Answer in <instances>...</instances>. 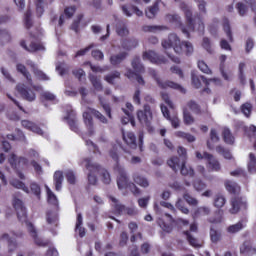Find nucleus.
I'll use <instances>...</instances> for the list:
<instances>
[{"label": "nucleus", "mask_w": 256, "mask_h": 256, "mask_svg": "<svg viewBox=\"0 0 256 256\" xmlns=\"http://www.w3.org/2000/svg\"><path fill=\"white\" fill-rule=\"evenodd\" d=\"M94 115L100 121V123H103L104 125H107L109 123V120L103 115L99 110H95L94 108H88L87 111H85L82 115L84 124L88 130V134L90 137L92 135H95V126L93 124V117L91 116Z\"/></svg>", "instance_id": "f257e3e1"}, {"label": "nucleus", "mask_w": 256, "mask_h": 256, "mask_svg": "<svg viewBox=\"0 0 256 256\" xmlns=\"http://www.w3.org/2000/svg\"><path fill=\"white\" fill-rule=\"evenodd\" d=\"M116 171L118 172L117 186L118 189H130L133 195H141V189L135 185L133 182H129V177H127V172L125 168L121 166L116 167Z\"/></svg>", "instance_id": "f03ea898"}, {"label": "nucleus", "mask_w": 256, "mask_h": 256, "mask_svg": "<svg viewBox=\"0 0 256 256\" xmlns=\"http://www.w3.org/2000/svg\"><path fill=\"white\" fill-rule=\"evenodd\" d=\"M180 9L183 11L186 17V23L188 29L180 23V30L186 37H189V31H195V20H193V11H191V7H189L185 2L180 3Z\"/></svg>", "instance_id": "7ed1b4c3"}, {"label": "nucleus", "mask_w": 256, "mask_h": 256, "mask_svg": "<svg viewBox=\"0 0 256 256\" xmlns=\"http://www.w3.org/2000/svg\"><path fill=\"white\" fill-rule=\"evenodd\" d=\"M161 45L163 49L173 48L175 53H183L182 42L177 34H170L167 39L162 40Z\"/></svg>", "instance_id": "20e7f679"}, {"label": "nucleus", "mask_w": 256, "mask_h": 256, "mask_svg": "<svg viewBox=\"0 0 256 256\" xmlns=\"http://www.w3.org/2000/svg\"><path fill=\"white\" fill-rule=\"evenodd\" d=\"M12 169H15L18 177L20 179H25V174L21 171H19V167H25V165H28L29 160L25 157H19L17 158V155L11 154L9 159H8Z\"/></svg>", "instance_id": "39448f33"}, {"label": "nucleus", "mask_w": 256, "mask_h": 256, "mask_svg": "<svg viewBox=\"0 0 256 256\" xmlns=\"http://www.w3.org/2000/svg\"><path fill=\"white\" fill-rule=\"evenodd\" d=\"M151 74L153 75L158 87L160 89H175L176 91H180V93H185V88L181 86L180 84H177L173 81L169 80H161L159 77H157V72L155 70L151 71Z\"/></svg>", "instance_id": "423d86ee"}, {"label": "nucleus", "mask_w": 256, "mask_h": 256, "mask_svg": "<svg viewBox=\"0 0 256 256\" xmlns=\"http://www.w3.org/2000/svg\"><path fill=\"white\" fill-rule=\"evenodd\" d=\"M137 119L141 125H145L146 127L151 125V121H153V111H151L149 104H145L143 110H138Z\"/></svg>", "instance_id": "0eeeda50"}, {"label": "nucleus", "mask_w": 256, "mask_h": 256, "mask_svg": "<svg viewBox=\"0 0 256 256\" xmlns=\"http://www.w3.org/2000/svg\"><path fill=\"white\" fill-rule=\"evenodd\" d=\"M82 165H84L85 169H87L88 174L91 175H101V173L105 169L101 165H99V163L93 161V159L91 158H85L82 161Z\"/></svg>", "instance_id": "6e6552de"}, {"label": "nucleus", "mask_w": 256, "mask_h": 256, "mask_svg": "<svg viewBox=\"0 0 256 256\" xmlns=\"http://www.w3.org/2000/svg\"><path fill=\"white\" fill-rule=\"evenodd\" d=\"M231 208L229 209V213L231 215H237V212L241 209H247V199L244 197L235 196L231 199Z\"/></svg>", "instance_id": "1a4fd4ad"}, {"label": "nucleus", "mask_w": 256, "mask_h": 256, "mask_svg": "<svg viewBox=\"0 0 256 256\" xmlns=\"http://www.w3.org/2000/svg\"><path fill=\"white\" fill-rule=\"evenodd\" d=\"M22 223H26L27 231H28L30 237H32L34 243L36 245H38L39 247H46L47 242H45L43 239L39 238L37 228H35V225H33V223H31L27 220L23 221Z\"/></svg>", "instance_id": "9d476101"}, {"label": "nucleus", "mask_w": 256, "mask_h": 256, "mask_svg": "<svg viewBox=\"0 0 256 256\" xmlns=\"http://www.w3.org/2000/svg\"><path fill=\"white\" fill-rule=\"evenodd\" d=\"M142 59L144 61H150V63H154V65H163V63H167V59L164 58V56L157 55L153 50L143 52Z\"/></svg>", "instance_id": "9b49d317"}, {"label": "nucleus", "mask_w": 256, "mask_h": 256, "mask_svg": "<svg viewBox=\"0 0 256 256\" xmlns=\"http://www.w3.org/2000/svg\"><path fill=\"white\" fill-rule=\"evenodd\" d=\"M16 91H18L22 99H25L26 101L33 102L37 98L35 91L27 87L25 84H18L16 86Z\"/></svg>", "instance_id": "f8f14e48"}, {"label": "nucleus", "mask_w": 256, "mask_h": 256, "mask_svg": "<svg viewBox=\"0 0 256 256\" xmlns=\"http://www.w3.org/2000/svg\"><path fill=\"white\" fill-rule=\"evenodd\" d=\"M13 207L16 210L19 221H27V209L23 205V201L15 198L13 201Z\"/></svg>", "instance_id": "ddd939ff"}, {"label": "nucleus", "mask_w": 256, "mask_h": 256, "mask_svg": "<svg viewBox=\"0 0 256 256\" xmlns=\"http://www.w3.org/2000/svg\"><path fill=\"white\" fill-rule=\"evenodd\" d=\"M204 158L205 161H207V167L210 169V171H221V163L213 154H210L208 152H204Z\"/></svg>", "instance_id": "4468645a"}, {"label": "nucleus", "mask_w": 256, "mask_h": 256, "mask_svg": "<svg viewBox=\"0 0 256 256\" xmlns=\"http://www.w3.org/2000/svg\"><path fill=\"white\" fill-rule=\"evenodd\" d=\"M160 107H161L162 115L165 117V119L170 121L174 129H179V127L181 126V120L179 119V117L177 115H174V116L169 115V109L167 108V106L161 105Z\"/></svg>", "instance_id": "2eb2a0df"}, {"label": "nucleus", "mask_w": 256, "mask_h": 256, "mask_svg": "<svg viewBox=\"0 0 256 256\" xmlns=\"http://www.w3.org/2000/svg\"><path fill=\"white\" fill-rule=\"evenodd\" d=\"M17 72L21 73L23 75V77H25V79L27 80V82L29 83V85L35 89V91H39V89H42L39 86H33V78L31 77V73H29V71H27V67H25V65L23 64H17L16 66Z\"/></svg>", "instance_id": "dca6fc26"}, {"label": "nucleus", "mask_w": 256, "mask_h": 256, "mask_svg": "<svg viewBox=\"0 0 256 256\" xmlns=\"http://www.w3.org/2000/svg\"><path fill=\"white\" fill-rule=\"evenodd\" d=\"M65 119L68 120V125L70 129L74 131V133H79V126L77 125V117L75 116V111H68Z\"/></svg>", "instance_id": "f3484780"}, {"label": "nucleus", "mask_w": 256, "mask_h": 256, "mask_svg": "<svg viewBox=\"0 0 256 256\" xmlns=\"http://www.w3.org/2000/svg\"><path fill=\"white\" fill-rule=\"evenodd\" d=\"M21 124L22 127H24V129H28V131H32V133H36L37 135H43V130L39 128L37 124L29 120H22Z\"/></svg>", "instance_id": "a211bd4d"}, {"label": "nucleus", "mask_w": 256, "mask_h": 256, "mask_svg": "<svg viewBox=\"0 0 256 256\" xmlns=\"http://www.w3.org/2000/svg\"><path fill=\"white\" fill-rule=\"evenodd\" d=\"M21 47L25 49L26 51H29V53H35V51H45V46L41 43H35L32 42L29 47H27V44H25V41L20 42Z\"/></svg>", "instance_id": "6ab92c4d"}, {"label": "nucleus", "mask_w": 256, "mask_h": 256, "mask_svg": "<svg viewBox=\"0 0 256 256\" xmlns=\"http://www.w3.org/2000/svg\"><path fill=\"white\" fill-rule=\"evenodd\" d=\"M240 253H248V255H255L256 248L253 247V243L251 242V240H246L243 242V244L240 246Z\"/></svg>", "instance_id": "aec40b11"}, {"label": "nucleus", "mask_w": 256, "mask_h": 256, "mask_svg": "<svg viewBox=\"0 0 256 256\" xmlns=\"http://www.w3.org/2000/svg\"><path fill=\"white\" fill-rule=\"evenodd\" d=\"M127 57H129V53L120 52L119 54H115L110 57V63L111 65H121V63H123Z\"/></svg>", "instance_id": "412c9836"}, {"label": "nucleus", "mask_w": 256, "mask_h": 256, "mask_svg": "<svg viewBox=\"0 0 256 256\" xmlns=\"http://www.w3.org/2000/svg\"><path fill=\"white\" fill-rule=\"evenodd\" d=\"M16 237H23V234L19 232L18 234H14L11 238H9V234L3 235V239H8V249L10 253L17 249V242L15 241Z\"/></svg>", "instance_id": "4be33fe9"}, {"label": "nucleus", "mask_w": 256, "mask_h": 256, "mask_svg": "<svg viewBox=\"0 0 256 256\" xmlns=\"http://www.w3.org/2000/svg\"><path fill=\"white\" fill-rule=\"evenodd\" d=\"M88 79L91 85L94 88V91H103V84L101 83V79L97 77L95 74H89Z\"/></svg>", "instance_id": "5701e85b"}, {"label": "nucleus", "mask_w": 256, "mask_h": 256, "mask_svg": "<svg viewBox=\"0 0 256 256\" xmlns=\"http://www.w3.org/2000/svg\"><path fill=\"white\" fill-rule=\"evenodd\" d=\"M222 137L224 143L227 145H235V136H233V133L229 128H223Z\"/></svg>", "instance_id": "b1692460"}, {"label": "nucleus", "mask_w": 256, "mask_h": 256, "mask_svg": "<svg viewBox=\"0 0 256 256\" xmlns=\"http://www.w3.org/2000/svg\"><path fill=\"white\" fill-rule=\"evenodd\" d=\"M207 215H211V208L209 206L198 207L193 214V219H199V217H207Z\"/></svg>", "instance_id": "393cba45"}, {"label": "nucleus", "mask_w": 256, "mask_h": 256, "mask_svg": "<svg viewBox=\"0 0 256 256\" xmlns=\"http://www.w3.org/2000/svg\"><path fill=\"white\" fill-rule=\"evenodd\" d=\"M125 77L130 79V81H133V79H136V81H137V83H139V85H145V79H143V76L138 75L137 72H135L131 69H127V71L125 73Z\"/></svg>", "instance_id": "a878e982"}, {"label": "nucleus", "mask_w": 256, "mask_h": 256, "mask_svg": "<svg viewBox=\"0 0 256 256\" xmlns=\"http://www.w3.org/2000/svg\"><path fill=\"white\" fill-rule=\"evenodd\" d=\"M110 200L112 201L113 207H114V211L115 213H117V215H125V211L127 209V206L120 204L119 200H117V198L110 196Z\"/></svg>", "instance_id": "bb28decb"}, {"label": "nucleus", "mask_w": 256, "mask_h": 256, "mask_svg": "<svg viewBox=\"0 0 256 256\" xmlns=\"http://www.w3.org/2000/svg\"><path fill=\"white\" fill-rule=\"evenodd\" d=\"M186 161L183 160L181 161V166H180V173L184 177H195V170L191 166H187Z\"/></svg>", "instance_id": "cd10ccee"}, {"label": "nucleus", "mask_w": 256, "mask_h": 256, "mask_svg": "<svg viewBox=\"0 0 256 256\" xmlns=\"http://www.w3.org/2000/svg\"><path fill=\"white\" fill-rule=\"evenodd\" d=\"M167 165L170 169H173L175 173L181 168V159L177 156H172L167 160Z\"/></svg>", "instance_id": "c85d7f7f"}, {"label": "nucleus", "mask_w": 256, "mask_h": 256, "mask_svg": "<svg viewBox=\"0 0 256 256\" xmlns=\"http://www.w3.org/2000/svg\"><path fill=\"white\" fill-rule=\"evenodd\" d=\"M123 139L131 149H137V139L135 138V134L132 132L123 134Z\"/></svg>", "instance_id": "c756f323"}, {"label": "nucleus", "mask_w": 256, "mask_h": 256, "mask_svg": "<svg viewBox=\"0 0 256 256\" xmlns=\"http://www.w3.org/2000/svg\"><path fill=\"white\" fill-rule=\"evenodd\" d=\"M131 65L135 71L134 73H145V66L141 63V58L139 56L132 59Z\"/></svg>", "instance_id": "7c9ffc66"}, {"label": "nucleus", "mask_w": 256, "mask_h": 256, "mask_svg": "<svg viewBox=\"0 0 256 256\" xmlns=\"http://www.w3.org/2000/svg\"><path fill=\"white\" fill-rule=\"evenodd\" d=\"M220 138H219V134H217V130L215 129H211L210 130V140L207 141V147L210 150L214 149V145L212 143H219Z\"/></svg>", "instance_id": "2f4dec72"}, {"label": "nucleus", "mask_w": 256, "mask_h": 256, "mask_svg": "<svg viewBox=\"0 0 256 256\" xmlns=\"http://www.w3.org/2000/svg\"><path fill=\"white\" fill-rule=\"evenodd\" d=\"M82 225H83V215L81 213H78L77 219H76L75 231L76 233H78L79 237L85 236V229L82 227Z\"/></svg>", "instance_id": "473e14b6"}, {"label": "nucleus", "mask_w": 256, "mask_h": 256, "mask_svg": "<svg viewBox=\"0 0 256 256\" xmlns=\"http://www.w3.org/2000/svg\"><path fill=\"white\" fill-rule=\"evenodd\" d=\"M243 229H245V223H243V221H239L236 224L228 226L226 231L231 235H235V233H239V231H243Z\"/></svg>", "instance_id": "72a5a7b5"}, {"label": "nucleus", "mask_w": 256, "mask_h": 256, "mask_svg": "<svg viewBox=\"0 0 256 256\" xmlns=\"http://www.w3.org/2000/svg\"><path fill=\"white\" fill-rule=\"evenodd\" d=\"M53 179H54V185H55L56 191H61V187L63 185V179H64L63 172L56 171L54 173Z\"/></svg>", "instance_id": "f704fd0d"}, {"label": "nucleus", "mask_w": 256, "mask_h": 256, "mask_svg": "<svg viewBox=\"0 0 256 256\" xmlns=\"http://www.w3.org/2000/svg\"><path fill=\"white\" fill-rule=\"evenodd\" d=\"M145 13L148 19H155V16L159 13V2H155L152 6L148 7Z\"/></svg>", "instance_id": "c9c22d12"}, {"label": "nucleus", "mask_w": 256, "mask_h": 256, "mask_svg": "<svg viewBox=\"0 0 256 256\" xmlns=\"http://www.w3.org/2000/svg\"><path fill=\"white\" fill-rule=\"evenodd\" d=\"M134 183L136 185H139L140 187H143L144 189H147L149 187V180L145 178L144 176H141L139 174H135L133 176Z\"/></svg>", "instance_id": "e433bc0d"}, {"label": "nucleus", "mask_w": 256, "mask_h": 256, "mask_svg": "<svg viewBox=\"0 0 256 256\" xmlns=\"http://www.w3.org/2000/svg\"><path fill=\"white\" fill-rule=\"evenodd\" d=\"M46 221L48 225H53L54 227H57L59 223V216L57 215L56 212H47L46 214Z\"/></svg>", "instance_id": "4c0bfd02"}, {"label": "nucleus", "mask_w": 256, "mask_h": 256, "mask_svg": "<svg viewBox=\"0 0 256 256\" xmlns=\"http://www.w3.org/2000/svg\"><path fill=\"white\" fill-rule=\"evenodd\" d=\"M121 45L126 51H131V49H135L139 45V41L137 39L123 40Z\"/></svg>", "instance_id": "58836bf2"}, {"label": "nucleus", "mask_w": 256, "mask_h": 256, "mask_svg": "<svg viewBox=\"0 0 256 256\" xmlns=\"http://www.w3.org/2000/svg\"><path fill=\"white\" fill-rule=\"evenodd\" d=\"M115 79H121V73L119 71H113L104 76V81L110 85H115Z\"/></svg>", "instance_id": "ea45409f"}, {"label": "nucleus", "mask_w": 256, "mask_h": 256, "mask_svg": "<svg viewBox=\"0 0 256 256\" xmlns=\"http://www.w3.org/2000/svg\"><path fill=\"white\" fill-rule=\"evenodd\" d=\"M184 235H186V239L189 245H191L192 247H195L196 249H199V247H201V243H199V240L193 237V235H191V232H189V230L184 231Z\"/></svg>", "instance_id": "a19ab883"}, {"label": "nucleus", "mask_w": 256, "mask_h": 256, "mask_svg": "<svg viewBox=\"0 0 256 256\" xmlns=\"http://www.w3.org/2000/svg\"><path fill=\"white\" fill-rule=\"evenodd\" d=\"M225 187L229 191V193H232L233 195L241 191V187H239V184L233 181H227L225 183Z\"/></svg>", "instance_id": "79ce46f5"}, {"label": "nucleus", "mask_w": 256, "mask_h": 256, "mask_svg": "<svg viewBox=\"0 0 256 256\" xmlns=\"http://www.w3.org/2000/svg\"><path fill=\"white\" fill-rule=\"evenodd\" d=\"M116 33L119 37H127V35H129V28H127L125 23L120 22L116 27Z\"/></svg>", "instance_id": "37998d69"}, {"label": "nucleus", "mask_w": 256, "mask_h": 256, "mask_svg": "<svg viewBox=\"0 0 256 256\" xmlns=\"http://www.w3.org/2000/svg\"><path fill=\"white\" fill-rule=\"evenodd\" d=\"M182 52L185 53L188 57L193 55V52L195 51L193 48V44L189 41H184L181 44Z\"/></svg>", "instance_id": "c03bdc74"}, {"label": "nucleus", "mask_w": 256, "mask_h": 256, "mask_svg": "<svg viewBox=\"0 0 256 256\" xmlns=\"http://www.w3.org/2000/svg\"><path fill=\"white\" fill-rule=\"evenodd\" d=\"M223 29L230 43H233V32H231V26L229 25V20L227 18L223 19Z\"/></svg>", "instance_id": "a18cd8bd"}, {"label": "nucleus", "mask_w": 256, "mask_h": 256, "mask_svg": "<svg viewBox=\"0 0 256 256\" xmlns=\"http://www.w3.org/2000/svg\"><path fill=\"white\" fill-rule=\"evenodd\" d=\"M99 103L106 112V115L109 117V119H113V116L111 115V106L109 104L105 103V98H103L101 95H98Z\"/></svg>", "instance_id": "49530a36"}, {"label": "nucleus", "mask_w": 256, "mask_h": 256, "mask_svg": "<svg viewBox=\"0 0 256 256\" xmlns=\"http://www.w3.org/2000/svg\"><path fill=\"white\" fill-rule=\"evenodd\" d=\"M183 121L185 125H193V123H195V118L193 115H191V112H189L187 108H184L183 110Z\"/></svg>", "instance_id": "de8ad7c7"}, {"label": "nucleus", "mask_w": 256, "mask_h": 256, "mask_svg": "<svg viewBox=\"0 0 256 256\" xmlns=\"http://www.w3.org/2000/svg\"><path fill=\"white\" fill-rule=\"evenodd\" d=\"M225 203H227V199H225V196L221 194H217L214 198V207L217 209H221V207L225 206Z\"/></svg>", "instance_id": "09e8293b"}, {"label": "nucleus", "mask_w": 256, "mask_h": 256, "mask_svg": "<svg viewBox=\"0 0 256 256\" xmlns=\"http://www.w3.org/2000/svg\"><path fill=\"white\" fill-rule=\"evenodd\" d=\"M248 171L252 174L256 173V157L253 153L249 154Z\"/></svg>", "instance_id": "8fccbe9b"}, {"label": "nucleus", "mask_w": 256, "mask_h": 256, "mask_svg": "<svg viewBox=\"0 0 256 256\" xmlns=\"http://www.w3.org/2000/svg\"><path fill=\"white\" fill-rule=\"evenodd\" d=\"M167 26H144L143 31L146 33H157V31H166Z\"/></svg>", "instance_id": "3c124183"}, {"label": "nucleus", "mask_w": 256, "mask_h": 256, "mask_svg": "<svg viewBox=\"0 0 256 256\" xmlns=\"http://www.w3.org/2000/svg\"><path fill=\"white\" fill-rule=\"evenodd\" d=\"M10 185H12V187H15V189H22V191H24L25 193H29V188L25 186V183L17 179L10 181Z\"/></svg>", "instance_id": "603ef678"}, {"label": "nucleus", "mask_w": 256, "mask_h": 256, "mask_svg": "<svg viewBox=\"0 0 256 256\" xmlns=\"http://www.w3.org/2000/svg\"><path fill=\"white\" fill-rule=\"evenodd\" d=\"M216 151L219 153V155H222L224 159H233V155H231V152L221 145L216 147Z\"/></svg>", "instance_id": "864d4df0"}, {"label": "nucleus", "mask_w": 256, "mask_h": 256, "mask_svg": "<svg viewBox=\"0 0 256 256\" xmlns=\"http://www.w3.org/2000/svg\"><path fill=\"white\" fill-rule=\"evenodd\" d=\"M47 189V196H48V203L50 205H55L56 207L59 205V200H57V196L49 189V187H46Z\"/></svg>", "instance_id": "5fc2aeb1"}, {"label": "nucleus", "mask_w": 256, "mask_h": 256, "mask_svg": "<svg viewBox=\"0 0 256 256\" xmlns=\"http://www.w3.org/2000/svg\"><path fill=\"white\" fill-rule=\"evenodd\" d=\"M109 156L115 163H119V146L114 145L112 148L109 150Z\"/></svg>", "instance_id": "6e6d98bb"}, {"label": "nucleus", "mask_w": 256, "mask_h": 256, "mask_svg": "<svg viewBox=\"0 0 256 256\" xmlns=\"http://www.w3.org/2000/svg\"><path fill=\"white\" fill-rule=\"evenodd\" d=\"M0 41L1 43H9L11 41V33L6 29L0 30Z\"/></svg>", "instance_id": "4d7b16f0"}, {"label": "nucleus", "mask_w": 256, "mask_h": 256, "mask_svg": "<svg viewBox=\"0 0 256 256\" xmlns=\"http://www.w3.org/2000/svg\"><path fill=\"white\" fill-rule=\"evenodd\" d=\"M65 177L70 185H75V183H77V176H75V172H73V170L66 171Z\"/></svg>", "instance_id": "13d9d810"}, {"label": "nucleus", "mask_w": 256, "mask_h": 256, "mask_svg": "<svg viewBox=\"0 0 256 256\" xmlns=\"http://www.w3.org/2000/svg\"><path fill=\"white\" fill-rule=\"evenodd\" d=\"M187 107H189V109L193 111V113H195L196 115L201 114V107L199 106V104H197V102L190 100L187 103Z\"/></svg>", "instance_id": "bf43d9fd"}, {"label": "nucleus", "mask_w": 256, "mask_h": 256, "mask_svg": "<svg viewBox=\"0 0 256 256\" xmlns=\"http://www.w3.org/2000/svg\"><path fill=\"white\" fill-rule=\"evenodd\" d=\"M200 79H202L203 83H205L206 87H209L211 83H214V85H222L221 79L219 78H211L207 79L205 76H200Z\"/></svg>", "instance_id": "052dcab7"}, {"label": "nucleus", "mask_w": 256, "mask_h": 256, "mask_svg": "<svg viewBox=\"0 0 256 256\" xmlns=\"http://www.w3.org/2000/svg\"><path fill=\"white\" fill-rule=\"evenodd\" d=\"M217 29H219V19L214 18L209 24V31L212 35H217Z\"/></svg>", "instance_id": "680f3d73"}, {"label": "nucleus", "mask_w": 256, "mask_h": 256, "mask_svg": "<svg viewBox=\"0 0 256 256\" xmlns=\"http://www.w3.org/2000/svg\"><path fill=\"white\" fill-rule=\"evenodd\" d=\"M176 208L181 211V213H184V215H189V209L185 207V202H183L182 199H178L176 202Z\"/></svg>", "instance_id": "e2e57ef3"}, {"label": "nucleus", "mask_w": 256, "mask_h": 256, "mask_svg": "<svg viewBox=\"0 0 256 256\" xmlns=\"http://www.w3.org/2000/svg\"><path fill=\"white\" fill-rule=\"evenodd\" d=\"M193 187L196 191H203L207 189V184H205V182L202 180L196 179L193 183Z\"/></svg>", "instance_id": "0e129e2a"}, {"label": "nucleus", "mask_w": 256, "mask_h": 256, "mask_svg": "<svg viewBox=\"0 0 256 256\" xmlns=\"http://www.w3.org/2000/svg\"><path fill=\"white\" fill-rule=\"evenodd\" d=\"M198 68L202 73H205L206 75H211L212 71L209 69V66L204 61H198Z\"/></svg>", "instance_id": "69168bd1"}, {"label": "nucleus", "mask_w": 256, "mask_h": 256, "mask_svg": "<svg viewBox=\"0 0 256 256\" xmlns=\"http://www.w3.org/2000/svg\"><path fill=\"white\" fill-rule=\"evenodd\" d=\"M242 113L245 115V117L251 116V110L253 109V105L251 103H245L241 107Z\"/></svg>", "instance_id": "338daca9"}, {"label": "nucleus", "mask_w": 256, "mask_h": 256, "mask_svg": "<svg viewBox=\"0 0 256 256\" xmlns=\"http://www.w3.org/2000/svg\"><path fill=\"white\" fill-rule=\"evenodd\" d=\"M236 9L241 17L247 13V6L243 2H238L236 4Z\"/></svg>", "instance_id": "774afa93"}]
</instances>
